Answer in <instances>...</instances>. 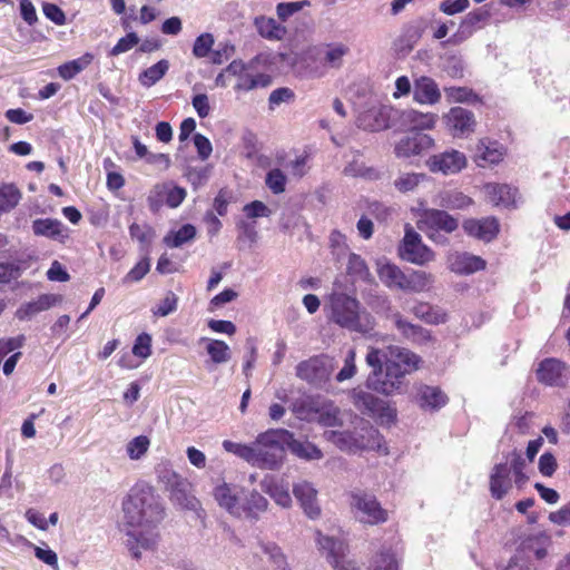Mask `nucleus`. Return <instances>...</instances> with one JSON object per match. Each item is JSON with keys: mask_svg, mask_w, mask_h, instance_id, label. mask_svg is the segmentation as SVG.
I'll return each instance as SVG.
<instances>
[{"mask_svg": "<svg viewBox=\"0 0 570 570\" xmlns=\"http://www.w3.org/2000/svg\"><path fill=\"white\" fill-rule=\"evenodd\" d=\"M126 547L135 559L141 550H154L159 542L158 525L163 521L164 508L151 487H134L122 502Z\"/></svg>", "mask_w": 570, "mask_h": 570, "instance_id": "1", "label": "nucleus"}, {"mask_svg": "<svg viewBox=\"0 0 570 570\" xmlns=\"http://www.w3.org/2000/svg\"><path fill=\"white\" fill-rule=\"evenodd\" d=\"M325 308L328 320L342 328L367 334L375 327V318L353 295L334 291L328 295Z\"/></svg>", "mask_w": 570, "mask_h": 570, "instance_id": "2", "label": "nucleus"}, {"mask_svg": "<svg viewBox=\"0 0 570 570\" xmlns=\"http://www.w3.org/2000/svg\"><path fill=\"white\" fill-rule=\"evenodd\" d=\"M213 495L220 508L236 518L257 519L268 507V501L259 492L245 491L226 482L216 485Z\"/></svg>", "mask_w": 570, "mask_h": 570, "instance_id": "3", "label": "nucleus"}, {"mask_svg": "<svg viewBox=\"0 0 570 570\" xmlns=\"http://www.w3.org/2000/svg\"><path fill=\"white\" fill-rule=\"evenodd\" d=\"M352 423L353 430L325 431L324 438L346 453L382 449V436L368 421L355 415Z\"/></svg>", "mask_w": 570, "mask_h": 570, "instance_id": "4", "label": "nucleus"}, {"mask_svg": "<svg viewBox=\"0 0 570 570\" xmlns=\"http://www.w3.org/2000/svg\"><path fill=\"white\" fill-rule=\"evenodd\" d=\"M525 460L514 450L505 458V462L495 464L490 473V493L497 499H503L512 489L513 481L522 487L528 478L524 474Z\"/></svg>", "mask_w": 570, "mask_h": 570, "instance_id": "5", "label": "nucleus"}, {"mask_svg": "<svg viewBox=\"0 0 570 570\" xmlns=\"http://www.w3.org/2000/svg\"><path fill=\"white\" fill-rule=\"evenodd\" d=\"M291 432L285 429H272L261 433L254 442V465L261 469H276L282 460L285 442Z\"/></svg>", "mask_w": 570, "mask_h": 570, "instance_id": "6", "label": "nucleus"}, {"mask_svg": "<svg viewBox=\"0 0 570 570\" xmlns=\"http://www.w3.org/2000/svg\"><path fill=\"white\" fill-rule=\"evenodd\" d=\"M225 71L237 78L234 87L236 91H250L257 88H267L272 83V77L263 72L254 73L249 66L242 60H233Z\"/></svg>", "mask_w": 570, "mask_h": 570, "instance_id": "7", "label": "nucleus"}, {"mask_svg": "<svg viewBox=\"0 0 570 570\" xmlns=\"http://www.w3.org/2000/svg\"><path fill=\"white\" fill-rule=\"evenodd\" d=\"M404 379V371L399 370L394 363L386 362L385 371L368 375L367 386L384 395H393L402 392Z\"/></svg>", "mask_w": 570, "mask_h": 570, "instance_id": "8", "label": "nucleus"}, {"mask_svg": "<svg viewBox=\"0 0 570 570\" xmlns=\"http://www.w3.org/2000/svg\"><path fill=\"white\" fill-rule=\"evenodd\" d=\"M334 365L332 358L321 355L302 361L296 366V376L314 385L325 383Z\"/></svg>", "mask_w": 570, "mask_h": 570, "instance_id": "9", "label": "nucleus"}, {"mask_svg": "<svg viewBox=\"0 0 570 570\" xmlns=\"http://www.w3.org/2000/svg\"><path fill=\"white\" fill-rule=\"evenodd\" d=\"M399 253L402 259L416 265H424L434 258L432 250L422 243L420 234L411 226L405 228Z\"/></svg>", "mask_w": 570, "mask_h": 570, "instance_id": "10", "label": "nucleus"}, {"mask_svg": "<svg viewBox=\"0 0 570 570\" xmlns=\"http://www.w3.org/2000/svg\"><path fill=\"white\" fill-rule=\"evenodd\" d=\"M351 505L358 520L363 523L373 525L387 520V511L381 507L380 502L372 494H353Z\"/></svg>", "mask_w": 570, "mask_h": 570, "instance_id": "11", "label": "nucleus"}, {"mask_svg": "<svg viewBox=\"0 0 570 570\" xmlns=\"http://www.w3.org/2000/svg\"><path fill=\"white\" fill-rule=\"evenodd\" d=\"M185 188L174 185L173 181L156 184L147 197L150 210L157 212L164 204L170 208L178 207L186 198Z\"/></svg>", "mask_w": 570, "mask_h": 570, "instance_id": "12", "label": "nucleus"}, {"mask_svg": "<svg viewBox=\"0 0 570 570\" xmlns=\"http://www.w3.org/2000/svg\"><path fill=\"white\" fill-rule=\"evenodd\" d=\"M468 160L463 153L450 149L431 156L426 160V166L432 173L443 175H453L460 173L466 167Z\"/></svg>", "mask_w": 570, "mask_h": 570, "instance_id": "13", "label": "nucleus"}, {"mask_svg": "<svg viewBox=\"0 0 570 570\" xmlns=\"http://www.w3.org/2000/svg\"><path fill=\"white\" fill-rule=\"evenodd\" d=\"M444 122L454 137H464L474 131V114L462 107H453L444 115Z\"/></svg>", "mask_w": 570, "mask_h": 570, "instance_id": "14", "label": "nucleus"}, {"mask_svg": "<svg viewBox=\"0 0 570 570\" xmlns=\"http://www.w3.org/2000/svg\"><path fill=\"white\" fill-rule=\"evenodd\" d=\"M433 145L434 140L431 136L423 132H411L397 141L394 153L399 158H410L430 149Z\"/></svg>", "mask_w": 570, "mask_h": 570, "instance_id": "15", "label": "nucleus"}, {"mask_svg": "<svg viewBox=\"0 0 570 570\" xmlns=\"http://www.w3.org/2000/svg\"><path fill=\"white\" fill-rule=\"evenodd\" d=\"M567 365L557 358L543 360L537 370V377L539 382L550 385L560 386L567 380Z\"/></svg>", "mask_w": 570, "mask_h": 570, "instance_id": "16", "label": "nucleus"}, {"mask_svg": "<svg viewBox=\"0 0 570 570\" xmlns=\"http://www.w3.org/2000/svg\"><path fill=\"white\" fill-rule=\"evenodd\" d=\"M293 493L308 518L316 519L320 517L321 508L317 501V491L309 482L301 481L295 483L293 485Z\"/></svg>", "mask_w": 570, "mask_h": 570, "instance_id": "17", "label": "nucleus"}, {"mask_svg": "<svg viewBox=\"0 0 570 570\" xmlns=\"http://www.w3.org/2000/svg\"><path fill=\"white\" fill-rule=\"evenodd\" d=\"M62 302V296L58 294H42L36 299L22 304L16 312V317L20 321L31 320L37 314L48 311Z\"/></svg>", "mask_w": 570, "mask_h": 570, "instance_id": "18", "label": "nucleus"}, {"mask_svg": "<svg viewBox=\"0 0 570 570\" xmlns=\"http://www.w3.org/2000/svg\"><path fill=\"white\" fill-rule=\"evenodd\" d=\"M390 109L384 106L372 107L357 117L356 124L360 128L370 131H380L389 127Z\"/></svg>", "mask_w": 570, "mask_h": 570, "instance_id": "19", "label": "nucleus"}, {"mask_svg": "<svg viewBox=\"0 0 570 570\" xmlns=\"http://www.w3.org/2000/svg\"><path fill=\"white\" fill-rule=\"evenodd\" d=\"M463 229L470 236L484 242H490L499 232V223L494 217L468 219L463 224Z\"/></svg>", "mask_w": 570, "mask_h": 570, "instance_id": "20", "label": "nucleus"}, {"mask_svg": "<svg viewBox=\"0 0 570 570\" xmlns=\"http://www.w3.org/2000/svg\"><path fill=\"white\" fill-rule=\"evenodd\" d=\"M448 401L449 397L439 386L425 384L416 386V402L424 410H439L443 407Z\"/></svg>", "mask_w": 570, "mask_h": 570, "instance_id": "21", "label": "nucleus"}, {"mask_svg": "<svg viewBox=\"0 0 570 570\" xmlns=\"http://www.w3.org/2000/svg\"><path fill=\"white\" fill-rule=\"evenodd\" d=\"M413 99L421 105H434L441 99L438 83L430 77L422 76L414 81Z\"/></svg>", "mask_w": 570, "mask_h": 570, "instance_id": "22", "label": "nucleus"}, {"mask_svg": "<svg viewBox=\"0 0 570 570\" xmlns=\"http://www.w3.org/2000/svg\"><path fill=\"white\" fill-rule=\"evenodd\" d=\"M488 200L494 206L510 207L517 203V189L505 184L489 183L483 187Z\"/></svg>", "mask_w": 570, "mask_h": 570, "instance_id": "23", "label": "nucleus"}, {"mask_svg": "<svg viewBox=\"0 0 570 570\" xmlns=\"http://www.w3.org/2000/svg\"><path fill=\"white\" fill-rule=\"evenodd\" d=\"M389 353L387 363H394L399 370L405 372V375L417 370L422 362L419 355L403 347L390 346Z\"/></svg>", "mask_w": 570, "mask_h": 570, "instance_id": "24", "label": "nucleus"}, {"mask_svg": "<svg viewBox=\"0 0 570 570\" xmlns=\"http://www.w3.org/2000/svg\"><path fill=\"white\" fill-rule=\"evenodd\" d=\"M377 275L386 287L403 291L406 274L395 264L385 259L379 261Z\"/></svg>", "mask_w": 570, "mask_h": 570, "instance_id": "25", "label": "nucleus"}, {"mask_svg": "<svg viewBox=\"0 0 570 570\" xmlns=\"http://www.w3.org/2000/svg\"><path fill=\"white\" fill-rule=\"evenodd\" d=\"M33 234L43 236L53 240L63 242L68 237V233L63 224L58 219L39 218L32 223Z\"/></svg>", "mask_w": 570, "mask_h": 570, "instance_id": "26", "label": "nucleus"}, {"mask_svg": "<svg viewBox=\"0 0 570 570\" xmlns=\"http://www.w3.org/2000/svg\"><path fill=\"white\" fill-rule=\"evenodd\" d=\"M503 150L495 141L481 140L475 148L474 160L479 167L499 164L503 159Z\"/></svg>", "mask_w": 570, "mask_h": 570, "instance_id": "27", "label": "nucleus"}, {"mask_svg": "<svg viewBox=\"0 0 570 570\" xmlns=\"http://www.w3.org/2000/svg\"><path fill=\"white\" fill-rule=\"evenodd\" d=\"M390 317L393 321L395 327L404 337L416 343H424L430 341L431 335L428 330L407 322L405 318H403L401 313L395 312Z\"/></svg>", "mask_w": 570, "mask_h": 570, "instance_id": "28", "label": "nucleus"}, {"mask_svg": "<svg viewBox=\"0 0 570 570\" xmlns=\"http://www.w3.org/2000/svg\"><path fill=\"white\" fill-rule=\"evenodd\" d=\"M321 400L320 396L304 395L292 403L291 410L297 419L314 422Z\"/></svg>", "mask_w": 570, "mask_h": 570, "instance_id": "29", "label": "nucleus"}, {"mask_svg": "<svg viewBox=\"0 0 570 570\" xmlns=\"http://www.w3.org/2000/svg\"><path fill=\"white\" fill-rule=\"evenodd\" d=\"M485 267V262L466 253L456 254L450 259V268L456 274H472Z\"/></svg>", "mask_w": 570, "mask_h": 570, "instance_id": "30", "label": "nucleus"}, {"mask_svg": "<svg viewBox=\"0 0 570 570\" xmlns=\"http://www.w3.org/2000/svg\"><path fill=\"white\" fill-rule=\"evenodd\" d=\"M383 401L370 392L363 390H353L352 402L354 406L363 414L375 416L380 407L383 406Z\"/></svg>", "mask_w": 570, "mask_h": 570, "instance_id": "31", "label": "nucleus"}, {"mask_svg": "<svg viewBox=\"0 0 570 570\" xmlns=\"http://www.w3.org/2000/svg\"><path fill=\"white\" fill-rule=\"evenodd\" d=\"M383 401L370 392L363 390H353L352 402L354 406L363 414L375 416L380 407L383 406Z\"/></svg>", "mask_w": 570, "mask_h": 570, "instance_id": "32", "label": "nucleus"}, {"mask_svg": "<svg viewBox=\"0 0 570 570\" xmlns=\"http://www.w3.org/2000/svg\"><path fill=\"white\" fill-rule=\"evenodd\" d=\"M423 217L425 224H428L431 228H435L436 230L452 233L459 226L458 220L444 210L426 209Z\"/></svg>", "mask_w": 570, "mask_h": 570, "instance_id": "33", "label": "nucleus"}, {"mask_svg": "<svg viewBox=\"0 0 570 570\" xmlns=\"http://www.w3.org/2000/svg\"><path fill=\"white\" fill-rule=\"evenodd\" d=\"M342 412L332 401L322 399L314 420L324 426H342Z\"/></svg>", "mask_w": 570, "mask_h": 570, "instance_id": "34", "label": "nucleus"}, {"mask_svg": "<svg viewBox=\"0 0 570 570\" xmlns=\"http://www.w3.org/2000/svg\"><path fill=\"white\" fill-rule=\"evenodd\" d=\"M434 283V276L424 271H412L406 274L403 291L410 293L428 292Z\"/></svg>", "mask_w": 570, "mask_h": 570, "instance_id": "35", "label": "nucleus"}, {"mask_svg": "<svg viewBox=\"0 0 570 570\" xmlns=\"http://www.w3.org/2000/svg\"><path fill=\"white\" fill-rule=\"evenodd\" d=\"M436 119L438 116L435 114H423L413 109L403 114V121L411 127L412 132H420L421 130L434 128Z\"/></svg>", "mask_w": 570, "mask_h": 570, "instance_id": "36", "label": "nucleus"}, {"mask_svg": "<svg viewBox=\"0 0 570 570\" xmlns=\"http://www.w3.org/2000/svg\"><path fill=\"white\" fill-rule=\"evenodd\" d=\"M285 446L296 456L305 460H320L323 456L322 451L308 441L294 439L291 433V439L285 442Z\"/></svg>", "mask_w": 570, "mask_h": 570, "instance_id": "37", "label": "nucleus"}, {"mask_svg": "<svg viewBox=\"0 0 570 570\" xmlns=\"http://www.w3.org/2000/svg\"><path fill=\"white\" fill-rule=\"evenodd\" d=\"M262 489L282 508H289L292 505V497L288 487L283 483L273 479H266L262 482Z\"/></svg>", "mask_w": 570, "mask_h": 570, "instance_id": "38", "label": "nucleus"}, {"mask_svg": "<svg viewBox=\"0 0 570 570\" xmlns=\"http://www.w3.org/2000/svg\"><path fill=\"white\" fill-rule=\"evenodd\" d=\"M316 541L320 550L327 553L328 562L335 558H341L346 554L347 547L346 544L334 537L323 535L321 531H316Z\"/></svg>", "mask_w": 570, "mask_h": 570, "instance_id": "39", "label": "nucleus"}, {"mask_svg": "<svg viewBox=\"0 0 570 570\" xmlns=\"http://www.w3.org/2000/svg\"><path fill=\"white\" fill-rule=\"evenodd\" d=\"M254 24L258 33L269 40H281L285 33L286 28L279 24L275 19L264 16L255 18Z\"/></svg>", "mask_w": 570, "mask_h": 570, "instance_id": "40", "label": "nucleus"}, {"mask_svg": "<svg viewBox=\"0 0 570 570\" xmlns=\"http://www.w3.org/2000/svg\"><path fill=\"white\" fill-rule=\"evenodd\" d=\"M190 483L186 479H181L176 482V485H174L169 492L170 498L173 501H175L177 504L185 509L195 510L198 505V501L195 497L190 494Z\"/></svg>", "mask_w": 570, "mask_h": 570, "instance_id": "41", "label": "nucleus"}, {"mask_svg": "<svg viewBox=\"0 0 570 570\" xmlns=\"http://www.w3.org/2000/svg\"><path fill=\"white\" fill-rule=\"evenodd\" d=\"M428 179L423 173L401 171L393 180L394 188L402 193L415 191L417 187Z\"/></svg>", "mask_w": 570, "mask_h": 570, "instance_id": "42", "label": "nucleus"}, {"mask_svg": "<svg viewBox=\"0 0 570 570\" xmlns=\"http://www.w3.org/2000/svg\"><path fill=\"white\" fill-rule=\"evenodd\" d=\"M94 60V55L90 52H86L81 57L70 60L60 65L57 69L58 75L63 80H71L82 70H85Z\"/></svg>", "mask_w": 570, "mask_h": 570, "instance_id": "43", "label": "nucleus"}, {"mask_svg": "<svg viewBox=\"0 0 570 570\" xmlns=\"http://www.w3.org/2000/svg\"><path fill=\"white\" fill-rule=\"evenodd\" d=\"M196 227L191 224H185L178 230H170L163 239L164 244L170 248H177L191 242L196 237Z\"/></svg>", "mask_w": 570, "mask_h": 570, "instance_id": "44", "label": "nucleus"}, {"mask_svg": "<svg viewBox=\"0 0 570 570\" xmlns=\"http://www.w3.org/2000/svg\"><path fill=\"white\" fill-rule=\"evenodd\" d=\"M169 62L166 59L159 60L139 75V82L142 87L149 88L158 82L168 71Z\"/></svg>", "mask_w": 570, "mask_h": 570, "instance_id": "45", "label": "nucleus"}, {"mask_svg": "<svg viewBox=\"0 0 570 570\" xmlns=\"http://www.w3.org/2000/svg\"><path fill=\"white\" fill-rule=\"evenodd\" d=\"M206 342V352L216 364L226 363L230 360L229 346L220 340L203 338Z\"/></svg>", "mask_w": 570, "mask_h": 570, "instance_id": "46", "label": "nucleus"}, {"mask_svg": "<svg viewBox=\"0 0 570 570\" xmlns=\"http://www.w3.org/2000/svg\"><path fill=\"white\" fill-rule=\"evenodd\" d=\"M471 198L460 191L448 190L439 195L438 205L450 209H462L471 204Z\"/></svg>", "mask_w": 570, "mask_h": 570, "instance_id": "47", "label": "nucleus"}, {"mask_svg": "<svg viewBox=\"0 0 570 570\" xmlns=\"http://www.w3.org/2000/svg\"><path fill=\"white\" fill-rule=\"evenodd\" d=\"M20 199L21 193L13 184L0 185V212H10Z\"/></svg>", "mask_w": 570, "mask_h": 570, "instance_id": "48", "label": "nucleus"}, {"mask_svg": "<svg viewBox=\"0 0 570 570\" xmlns=\"http://www.w3.org/2000/svg\"><path fill=\"white\" fill-rule=\"evenodd\" d=\"M348 53V47L343 43L327 45L324 51L323 61L331 68H340L343 63V58Z\"/></svg>", "mask_w": 570, "mask_h": 570, "instance_id": "49", "label": "nucleus"}, {"mask_svg": "<svg viewBox=\"0 0 570 570\" xmlns=\"http://www.w3.org/2000/svg\"><path fill=\"white\" fill-rule=\"evenodd\" d=\"M150 448V439L146 435H138L126 444V453L132 461L141 460Z\"/></svg>", "mask_w": 570, "mask_h": 570, "instance_id": "50", "label": "nucleus"}, {"mask_svg": "<svg viewBox=\"0 0 570 570\" xmlns=\"http://www.w3.org/2000/svg\"><path fill=\"white\" fill-rule=\"evenodd\" d=\"M344 174L350 177H362L368 180H376L380 178V173L375 168L367 167L356 159H353L345 166Z\"/></svg>", "mask_w": 570, "mask_h": 570, "instance_id": "51", "label": "nucleus"}, {"mask_svg": "<svg viewBox=\"0 0 570 570\" xmlns=\"http://www.w3.org/2000/svg\"><path fill=\"white\" fill-rule=\"evenodd\" d=\"M412 313L416 317L430 324H439L444 322V316L434 311L433 307L428 303H417L413 306Z\"/></svg>", "mask_w": 570, "mask_h": 570, "instance_id": "52", "label": "nucleus"}, {"mask_svg": "<svg viewBox=\"0 0 570 570\" xmlns=\"http://www.w3.org/2000/svg\"><path fill=\"white\" fill-rule=\"evenodd\" d=\"M223 448L226 452L233 453L254 465V443L247 445L225 440L223 442Z\"/></svg>", "mask_w": 570, "mask_h": 570, "instance_id": "53", "label": "nucleus"}, {"mask_svg": "<svg viewBox=\"0 0 570 570\" xmlns=\"http://www.w3.org/2000/svg\"><path fill=\"white\" fill-rule=\"evenodd\" d=\"M330 247L332 254L337 262H341L344 257L348 256V245L346 237L338 230H333L330 235Z\"/></svg>", "mask_w": 570, "mask_h": 570, "instance_id": "54", "label": "nucleus"}, {"mask_svg": "<svg viewBox=\"0 0 570 570\" xmlns=\"http://www.w3.org/2000/svg\"><path fill=\"white\" fill-rule=\"evenodd\" d=\"M287 177L279 168L271 169L265 178L266 186L273 194L278 195L285 191Z\"/></svg>", "mask_w": 570, "mask_h": 570, "instance_id": "55", "label": "nucleus"}, {"mask_svg": "<svg viewBox=\"0 0 570 570\" xmlns=\"http://www.w3.org/2000/svg\"><path fill=\"white\" fill-rule=\"evenodd\" d=\"M399 562L391 551H381L371 563V570H397Z\"/></svg>", "mask_w": 570, "mask_h": 570, "instance_id": "56", "label": "nucleus"}, {"mask_svg": "<svg viewBox=\"0 0 570 570\" xmlns=\"http://www.w3.org/2000/svg\"><path fill=\"white\" fill-rule=\"evenodd\" d=\"M347 273L364 281L371 276L365 261L354 253L348 254Z\"/></svg>", "mask_w": 570, "mask_h": 570, "instance_id": "57", "label": "nucleus"}, {"mask_svg": "<svg viewBox=\"0 0 570 570\" xmlns=\"http://www.w3.org/2000/svg\"><path fill=\"white\" fill-rule=\"evenodd\" d=\"M215 43L214 36L209 32L202 33L195 39L194 46H193V55L196 58H205L207 57L212 48Z\"/></svg>", "mask_w": 570, "mask_h": 570, "instance_id": "58", "label": "nucleus"}, {"mask_svg": "<svg viewBox=\"0 0 570 570\" xmlns=\"http://www.w3.org/2000/svg\"><path fill=\"white\" fill-rule=\"evenodd\" d=\"M390 357V353L383 352L376 347H370L366 354V364L372 367L371 374H377L383 371V363L386 364V360Z\"/></svg>", "mask_w": 570, "mask_h": 570, "instance_id": "59", "label": "nucleus"}, {"mask_svg": "<svg viewBox=\"0 0 570 570\" xmlns=\"http://www.w3.org/2000/svg\"><path fill=\"white\" fill-rule=\"evenodd\" d=\"M356 352L354 348H350L344 358V365L336 374L337 382H344L352 379L356 373Z\"/></svg>", "mask_w": 570, "mask_h": 570, "instance_id": "60", "label": "nucleus"}, {"mask_svg": "<svg viewBox=\"0 0 570 570\" xmlns=\"http://www.w3.org/2000/svg\"><path fill=\"white\" fill-rule=\"evenodd\" d=\"M178 297L175 293L168 292L160 303L153 308L155 316L165 317L177 309Z\"/></svg>", "mask_w": 570, "mask_h": 570, "instance_id": "61", "label": "nucleus"}, {"mask_svg": "<svg viewBox=\"0 0 570 570\" xmlns=\"http://www.w3.org/2000/svg\"><path fill=\"white\" fill-rule=\"evenodd\" d=\"M311 2L308 0H302L296 2H282L277 4L276 11L277 16L281 20L285 21L287 18L293 16L294 13L301 11L305 7H309Z\"/></svg>", "mask_w": 570, "mask_h": 570, "instance_id": "62", "label": "nucleus"}, {"mask_svg": "<svg viewBox=\"0 0 570 570\" xmlns=\"http://www.w3.org/2000/svg\"><path fill=\"white\" fill-rule=\"evenodd\" d=\"M131 238L137 239L142 245H149L155 236V230L150 226H140L136 223L129 226Z\"/></svg>", "mask_w": 570, "mask_h": 570, "instance_id": "63", "label": "nucleus"}, {"mask_svg": "<svg viewBox=\"0 0 570 570\" xmlns=\"http://www.w3.org/2000/svg\"><path fill=\"white\" fill-rule=\"evenodd\" d=\"M132 354L140 358H147L151 354V337L147 333L138 335L132 346Z\"/></svg>", "mask_w": 570, "mask_h": 570, "instance_id": "64", "label": "nucleus"}]
</instances>
